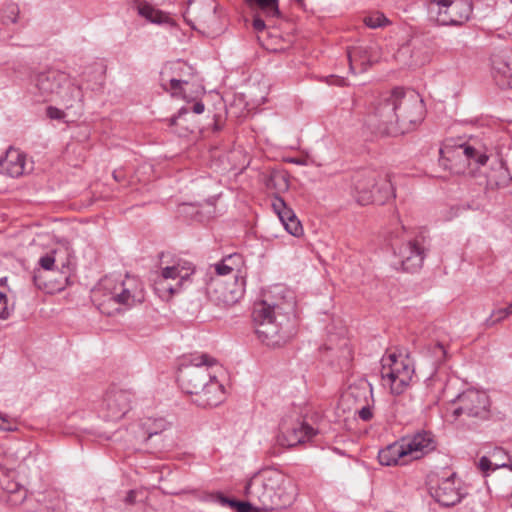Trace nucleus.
Masks as SVG:
<instances>
[{
    "instance_id": "nucleus-1",
    "label": "nucleus",
    "mask_w": 512,
    "mask_h": 512,
    "mask_svg": "<svg viewBox=\"0 0 512 512\" xmlns=\"http://www.w3.org/2000/svg\"><path fill=\"white\" fill-rule=\"evenodd\" d=\"M244 494L266 512L286 508L295 498L290 481L280 470L272 467L253 474L245 485Z\"/></svg>"
},
{
    "instance_id": "nucleus-2",
    "label": "nucleus",
    "mask_w": 512,
    "mask_h": 512,
    "mask_svg": "<svg viewBox=\"0 0 512 512\" xmlns=\"http://www.w3.org/2000/svg\"><path fill=\"white\" fill-rule=\"evenodd\" d=\"M103 287L105 292L102 299L95 298V301L99 311L107 316L120 313L122 306L130 308L145 300L143 284L136 277L126 276L124 280L114 284L105 280ZM94 297H97V293L94 294Z\"/></svg>"
},
{
    "instance_id": "nucleus-3",
    "label": "nucleus",
    "mask_w": 512,
    "mask_h": 512,
    "mask_svg": "<svg viewBox=\"0 0 512 512\" xmlns=\"http://www.w3.org/2000/svg\"><path fill=\"white\" fill-rule=\"evenodd\" d=\"M352 196L360 205L384 204L395 197V190L388 175L376 170L361 169L349 178Z\"/></svg>"
},
{
    "instance_id": "nucleus-4",
    "label": "nucleus",
    "mask_w": 512,
    "mask_h": 512,
    "mask_svg": "<svg viewBox=\"0 0 512 512\" xmlns=\"http://www.w3.org/2000/svg\"><path fill=\"white\" fill-rule=\"evenodd\" d=\"M34 82L40 101L58 100L66 109H71L82 100L81 87L72 83L64 72L58 70L41 72L35 76Z\"/></svg>"
},
{
    "instance_id": "nucleus-5",
    "label": "nucleus",
    "mask_w": 512,
    "mask_h": 512,
    "mask_svg": "<svg viewBox=\"0 0 512 512\" xmlns=\"http://www.w3.org/2000/svg\"><path fill=\"white\" fill-rule=\"evenodd\" d=\"M183 17L194 30L215 37L227 27V15L216 0H188Z\"/></svg>"
},
{
    "instance_id": "nucleus-6",
    "label": "nucleus",
    "mask_w": 512,
    "mask_h": 512,
    "mask_svg": "<svg viewBox=\"0 0 512 512\" xmlns=\"http://www.w3.org/2000/svg\"><path fill=\"white\" fill-rule=\"evenodd\" d=\"M252 319L255 324V332L265 345L275 348L288 341L290 334L283 326V321L287 320V317L280 312L278 305L269 304L265 300L255 302Z\"/></svg>"
},
{
    "instance_id": "nucleus-7",
    "label": "nucleus",
    "mask_w": 512,
    "mask_h": 512,
    "mask_svg": "<svg viewBox=\"0 0 512 512\" xmlns=\"http://www.w3.org/2000/svg\"><path fill=\"white\" fill-rule=\"evenodd\" d=\"M217 360L206 353L192 354L183 358L179 365L177 381L181 389L189 395L200 391L201 387L214 375L210 369Z\"/></svg>"
},
{
    "instance_id": "nucleus-8",
    "label": "nucleus",
    "mask_w": 512,
    "mask_h": 512,
    "mask_svg": "<svg viewBox=\"0 0 512 512\" xmlns=\"http://www.w3.org/2000/svg\"><path fill=\"white\" fill-rule=\"evenodd\" d=\"M367 124L376 133L386 136L399 134L397 118V88L381 94L371 105Z\"/></svg>"
},
{
    "instance_id": "nucleus-9",
    "label": "nucleus",
    "mask_w": 512,
    "mask_h": 512,
    "mask_svg": "<svg viewBox=\"0 0 512 512\" xmlns=\"http://www.w3.org/2000/svg\"><path fill=\"white\" fill-rule=\"evenodd\" d=\"M489 156L483 147H476L470 143L458 145L445 144L440 149V162L451 172L465 173V169L472 164L484 166Z\"/></svg>"
},
{
    "instance_id": "nucleus-10",
    "label": "nucleus",
    "mask_w": 512,
    "mask_h": 512,
    "mask_svg": "<svg viewBox=\"0 0 512 512\" xmlns=\"http://www.w3.org/2000/svg\"><path fill=\"white\" fill-rule=\"evenodd\" d=\"M452 405V415L456 419L483 421L490 417V398L484 391L467 389L452 401Z\"/></svg>"
},
{
    "instance_id": "nucleus-11",
    "label": "nucleus",
    "mask_w": 512,
    "mask_h": 512,
    "mask_svg": "<svg viewBox=\"0 0 512 512\" xmlns=\"http://www.w3.org/2000/svg\"><path fill=\"white\" fill-rule=\"evenodd\" d=\"M427 10L440 25L460 26L469 20L473 9L470 0H429Z\"/></svg>"
},
{
    "instance_id": "nucleus-12",
    "label": "nucleus",
    "mask_w": 512,
    "mask_h": 512,
    "mask_svg": "<svg viewBox=\"0 0 512 512\" xmlns=\"http://www.w3.org/2000/svg\"><path fill=\"white\" fill-rule=\"evenodd\" d=\"M425 105L420 95L414 90L405 91L397 88V118L399 134H404L424 119Z\"/></svg>"
},
{
    "instance_id": "nucleus-13",
    "label": "nucleus",
    "mask_w": 512,
    "mask_h": 512,
    "mask_svg": "<svg viewBox=\"0 0 512 512\" xmlns=\"http://www.w3.org/2000/svg\"><path fill=\"white\" fill-rule=\"evenodd\" d=\"M392 248L402 270L410 273L417 272L422 268L428 251L427 240L423 234L406 239L401 243L394 241Z\"/></svg>"
},
{
    "instance_id": "nucleus-14",
    "label": "nucleus",
    "mask_w": 512,
    "mask_h": 512,
    "mask_svg": "<svg viewBox=\"0 0 512 512\" xmlns=\"http://www.w3.org/2000/svg\"><path fill=\"white\" fill-rule=\"evenodd\" d=\"M206 283L205 291L208 299L215 305L227 308L236 304L244 293L245 280L226 282L220 276H209L204 279Z\"/></svg>"
},
{
    "instance_id": "nucleus-15",
    "label": "nucleus",
    "mask_w": 512,
    "mask_h": 512,
    "mask_svg": "<svg viewBox=\"0 0 512 512\" xmlns=\"http://www.w3.org/2000/svg\"><path fill=\"white\" fill-rule=\"evenodd\" d=\"M381 378L384 386H389L393 394H401L410 385L414 369L395 354L382 359Z\"/></svg>"
},
{
    "instance_id": "nucleus-16",
    "label": "nucleus",
    "mask_w": 512,
    "mask_h": 512,
    "mask_svg": "<svg viewBox=\"0 0 512 512\" xmlns=\"http://www.w3.org/2000/svg\"><path fill=\"white\" fill-rule=\"evenodd\" d=\"M430 495L443 507H452L461 502L467 495L461 479L455 472L440 477L436 484L430 487Z\"/></svg>"
},
{
    "instance_id": "nucleus-17",
    "label": "nucleus",
    "mask_w": 512,
    "mask_h": 512,
    "mask_svg": "<svg viewBox=\"0 0 512 512\" xmlns=\"http://www.w3.org/2000/svg\"><path fill=\"white\" fill-rule=\"evenodd\" d=\"M133 396L130 390H108L101 404L103 417L109 421L121 419L130 410Z\"/></svg>"
},
{
    "instance_id": "nucleus-18",
    "label": "nucleus",
    "mask_w": 512,
    "mask_h": 512,
    "mask_svg": "<svg viewBox=\"0 0 512 512\" xmlns=\"http://www.w3.org/2000/svg\"><path fill=\"white\" fill-rule=\"evenodd\" d=\"M409 460H418L436 449V441L431 432L419 431L402 438Z\"/></svg>"
},
{
    "instance_id": "nucleus-19",
    "label": "nucleus",
    "mask_w": 512,
    "mask_h": 512,
    "mask_svg": "<svg viewBox=\"0 0 512 512\" xmlns=\"http://www.w3.org/2000/svg\"><path fill=\"white\" fill-rule=\"evenodd\" d=\"M194 403L200 407H215L225 399L224 386L217 380L216 375L208 380L197 393H194Z\"/></svg>"
},
{
    "instance_id": "nucleus-20",
    "label": "nucleus",
    "mask_w": 512,
    "mask_h": 512,
    "mask_svg": "<svg viewBox=\"0 0 512 512\" xmlns=\"http://www.w3.org/2000/svg\"><path fill=\"white\" fill-rule=\"evenodd\" d=\"M177 269V267L171 265L164 267L161 270V274L158 276L154 283L155 290L159 294L162 295L163 293L167 292L168 295H173L181 291L186 281Z\"/></svg>"
},
{
    "instance_id": "nucleus-21",
    "label": "nucleus",
    "mask_w": 512,
    "mask_h": 512,
    "mask_svg": "<svg viewBox=\"0 0 512 512\" xmlns=\"http://www.w3.org/2000/svg\"><path fill=\"white\" fill-rule=\"evenodd\" d=\"M378 460L383 466L405 465L410 461L402 439L381 449Z\"/></svg>"
},
{
    "instance_id": "nucleus-22",
    "label": "nucleus",
    "mask_w": 512,
    "mask_h": 512,
    "mask_svg": "<svg viewBox=\"0 0 512 512\" xmlns=\"http://www.w3.org/2000/svg\"><path fill=\"white\" fill-rule=\"evenodd\" d=\"M316 435L315 429L303 421H297L290 428L283 431L282 445L294 447L310 440Z\"/></svg>"
},
{
    "instance_id": "nucleus-23",
    "label": "nucleus",
    "mask_w": 512,
    "mask_h": 512,
    "mask_svg": "<svg viewBox=\"0 0 512 512\" xmlns=\"http://www.w3.org/2000/svg\"><path fill=\"white\" fill-rule=\"evenodd\" d=\"M26 157L19 150L9 148L2 157V172L16 178L24 174Z\"/></svg>"
},
{
    "instance_id": "nucleus-24",
    "label": "nucleus",
    "mask_w": 512,
    "mask_h": 512,
    "mask_svg": "<svg viewBox=\"0 0 512 512\" xmlns=\"http://www.w3.org/2000/svg\"><path fill=\"white\" fill-rule=\"evenodd\" d=\"M368 396L371 398V401L373 402V393L371 388H350L349 391L346 393V397L348 398H355L357 401L360 398H363L365 401V404L361 407L355 408V413L358 415V417L363 421H370L373 418V411L372 406L370 405V402L368 400Z\"/></svg>"
},
{
    "instance_id": "nucleus-25",
    "label": "nucleus",
    "mask_w": 512,
    "mask_h": 512,
    "mask_svg": "<svg viewBox=\"0 0 512 512\" xmlns=\"http://www.w3.org/2000/svg\"><path fill=\"white\" fill-rule=\"evenodd\" d=\"M492 69L496 83L502 88H512V64L502 57H492Z\"/></svg>"
},
{
    "instance_id": "nucleus-26",
    "label": "nucleus",
    "mask_w": 512,
    "mask_h": 512,
    "mask_svg": "<svg viewBox=\"0 0 512 512\" xmlns=\"http://www.w3.org/2000/svg\"><path fill=\"white\" fill-rule=\"evenodd\" d=\"M251 14H261L267 20L280 17L279 0H245Z\"/></svg>"
},
{
    "instance_id": "nucleus-27",
    "label": "nucleus",
    "mask_w": 512,
    "mask_h": 512,
    "mask_svg": "<svg viewBox=\"0 0 512 512\" xmlns=\"http://www.w3.org/2000/svg\"><path fill=\"white\" fill-rule=\"evenodd\" d=\"M486 178L488 185L497 188L507 187L512 180L508 167L503 160L495 162V166L486 174Z\"/></svg>"
},
{
    "instance_id": "nucleus-28",
    "label": "nucleus",
    "mask_w": 512,
    "mask_h": 512,
    "mask_svg": "<svg viewBox=\"0 0 512 512\" xmlns=\"http://www.w3.org/2000/svg\"><path fill=\"white\" fill-rule=\"evenodd\" d=\"M371 46H358L348 50V60L350 63V69L354 70V63L359 61L360 65L363 66L362 70H365V66H370L376 59L372 55Z\"/></svg>"
},
{
    "instance_id": "nucleus-29",
    "label": "nucleus",
    "mask_w": 512,
    "mask_h": 512,
    "mask_svg": "<svg viewBox=\"0 0 512 512\" xmlns=\"http://www.w3.org/2000/svg\"><path fill=\"white\" fill-rule=\"evenodd\" d=\"M137 11L140 16L144 17L151 23L163 24L170 21L168 14L154 8L147 2L137 1Z\"/></svg>"
},
{
    "instance_id": "nucleus-30",
    "label": "nucleus",
    "mask_w": 512,
    "mask_h": 512,
    "mask_svg": "<svg viewBox=\"0 0 512 512\" xmlns=\"http://www.w3.org/2000/svg\"><path fill=\"white\" fill-rule=\"evenodd\" d=\"M222 260L227 265L228 270L233 271V273H234L233 280H235L236 277H237V281H241L242 279H244L241 275L242 268L244 266V260H243V257L241 254L233 253V254H230V255L224 257Z\"/></svg>"
},
{
    "instance_id": "nucleus-31",
    "label": "nucleus",
    "mask_w": 512,
    "mask_h": 512,
    "mask_svg": "<svg viewBox=\"0 0 512 512\" xmlns=\"http://www.w3.org/2000/svg\"><path fill=\"white\" fill-rule=\"evenodd\" d=\"M268 189H274L277 192L286 191L289 188V183L286 174L283 172L273 171L266 180Z\"/></svg>"
},
{
    "instance_id": "nucleus-32",
    "label": "nucleus",
    "mask_w": 512,
    "mask_h": 512,
    "mask_svg": "<svg viewBox=\"0 0 512 512\" xmlns=\"http://www.w3.org/2000/svg\"><path fill=\"white\" fill-rule=\"evenodd\" d=\"M168 423L162 419L148 418L142 423V427L147 434V438H151L154 435H158L167 429Z\"/></svg>"
},
{
    "instance_id": "nucleus-33",
    "label": "nucleus",
    "mask_w": 512,
    "mask_h": 512,
    "mask_svg": "<svg viewBox=\"0 0 512 512\" xmlns=\"http://www.w3.org/2000/svg\"><path fill=\"white\" fill-rule=\"evenodd\" d=\"M13 489H16V491H12V493L5 496L3 500H5L9 506L16 507L21 505L27 498V489L21 484H13Z\"/></svg>"
},
{
    "instance_id": "nucleus-34",
    "label": "nucleus",
    "mask_w": 512,
    "mask_h": 512,
    "mask_svg": "<svg viewBox=\"0 0 512 512\" xmlns=\"http://www.w3.org/2000/svg\"><path fill=\"white\" fill-rule=\"evenodd\" d=\"M363 22L367 27L372 29L384 27L390 24L388 18L381 12L365 16Z\"/></svg>"
},
{
    "instance_id": "nucleus-35",
    "label": "nucleus",
    "mask_w": 512,
    "mask_h": 512,
    "mask_svg": "<svg viewBox=\"0 0 512 512\" xmlns=\"http://www.w3.org/2000/svg\"><path fill=\"white\" fill-rule=\"evenodd\" d=\"M512 314V303L504 308L495 309L492 311L489 318L486 319L487 326H494L495 324L501 322L506 319L509 315Z\"/></svg>"
},
{
    "instance_id": "nucleus-36",
    "label": "nucleus",
    "mask_w": 512,
    "mask_h": 512,
    "mask_svg": "<svg viewBox=\"0 0 512 512\" xmlns=\"http://www.w3.org/2000/svg\"><path fill=\"white\" fill-rule=\"evenodd\" d=\"M233 509L237 512H266L265 509H261L260 504L252 499H247V501L236 500Z\"/></svg>"
},
{
    "instance_id": "nucleus-37",
    "label": "nucleus",
    "mask_w": 512,
    "mask_h": 512,
    "mask_svg": "<svg viewBox=\"0 0 512 512\" xmlns=\"http://www.w3.org/2000/svg\"><path fill=\"white\" fill-rule=\"evenodd\" d=\"M503 467H508V465L506 463L492 462L487 456H482L478 462V468L485 474L490 470L494 471ZM509 468L512 470V464L509 465Z\"/></svg>"
},
{
    "instance_id": "nucleus-38",
    "label": "nucleus",
    "mask_w": 512,
    "mask_h": 512,
    "mask_svg": "<svg viewBox=\"0 0 512 512\" xmlns=\"http://www.w3.org/2000/svg\"><path fill=\"white\" fill-rule=\"evenodd\" d=\"M173 265L174 267L178 268L177 270H179L180 274H182L186 282H188L190 276H192L195 273V267L189 261L178 259L177 261L174 262Z\"/></svg>"
},
{
    "instance_id": "nucleus-39",
    "label": "nucleus",
    "mask_w": 512,
    "mask_h": 512,
    "mask_svg": "<svg viewBox=\"0 0 512 512\" xmlns=\"http://www.w3.org/2000/svg\"><path fill=\"white\" fill-rule=\"evenodd\" d=\"M283 225H284L286 231L293 236L298 237L303 232V227L296 216L294 218L290 219L289 221L285 222V224H283Z\"/></svg>"
},
{
    "instance_id": "nucleus-40",
    "label": "nucleus",
    "mask_w": 512,
    "mask_h": 512,
    "mask_svg": "<svg viewBox=\"0 0 512 512\" xmlns=\"http://www.w3.org/2000/svg\"><path fill=\"white\" fill-rule=\"evenodd\" d=\"M211 268H213L215 273L213 276H220L221 278H223L224 276L227 275H234L232 270H228V267L223 260H221L219 263L214 264L213 266H211ZM209 276L212 275L210 273H207L204 279H208Z\"/></svg>"
},
{
    "instance_id": "nucleus-41",
    "label": "nucleus",
    "mask_w": 512,
    "mask_h": 512,
    "mask_svg": "<svg viewBox=\"0 0 512 512\" xmlns=\"http://www.w3.org/2000/svg\"><path fill=\"white\" fill-rule=\"evenodd\" d=\"M183 84H187V81L172 78L169 80L168 84L162 83V87L166 91H170L173 95H175L180 93Z\"/></svg>"
},
{
    "instance_id": "nucleus-42",
    "label": "nucleus",
    "mask_w": 512,
    "mask_h": 512,
    "mask_svg": "<svg viewBox=\"0 0 512 512\" xmlns=\"http://www.w3.org/2000/svg\"><path fill=\"white\" fill-rule=\"evenodd\" d=\"M19 7L15 3H6L5 4V18L11 23H16L17 17L19 15Z\"/></svg>"
},
{
    "instance_id": "nucleus-43",
    "label": "nucleus",
    "mask_w": 512,
    "mask_h": 512,
    "mask_svg": "<svg viewBox=\"0 0 512 512\" xmlns=\"http://www.w3.org/2000/svg\"><path fill=\"white\" fill-rule=\"evenodd\" d=\"M55 261L54 253H48L39 259V265L44 270L50 271L53 270Z\"/></svg>"
},
{
    "instance_id": "nucleus-44",
    "label": "nucleus",
    "mask_w": 512,
    "mask_h": 512,
    "mask_svg": "<svg viewBox=\"0 0 512 512\" xmlns=\"http://www.w3.org/2000/svg\"><path fill=\"white\" fill-rule=\"evenodd\" d=\"M213 501L222 506H229L233 509L236 499L228 498L223 493L217 492L215 495H213Z\"/></svg>"
},
{
    "instance_id": "nucleus-45",
    "label": "nucleus",
    "mask_w": 512,
    "mask_h": 512,
    "mask_svg": "<svg viewBox=\"0 0 512 512\" xmlns=\"http://www.w3.org/2000/svg\"><path fill=\"white\" fill-rule=\"evenodd\" d=\"M432 353L435 358V362L441 363L446 358V350L441 343H436L432 347Z\"/></svg>"
},
{
    "instance_id": "nucleus-46",
    "label": "nucleus",
    "mask_w": 512,
    "mask_h": 512,
    "mask_svg": "<svg viewBox=\"0 0 512 512\" xmlns=\"http://www.w3.org/2000/svg\"><path fill=\"white\" fill-rule=\"evenodd\" d=\"M252 16H253V21H252L253 29L256 32L264 31L266 29V23L264 20L265 17L261 14H252Z\"/></svg>"
},
{
    "instance_id": "nucleus-47",
    "label": "nucleus",
    "mask_w": 512,
    "mask_h": 512,
    "mask_svg": "<svg viewBox=\"0 0 512 512\" xmlns=\"http://www.w3.org/2000/svg\"><path fill=\"white\" fill-rule=\"evenodd\" d=\"M46 114L50 119L54 120H62L65 117L64 111L54 106L47 107Z\"/></svg>"
},
{
    "instance_id": "nucleus-48",
    "label": "nucleus",
    "mask_w": 512,
    "mask_h": 512,
    "mask_svg": "<svg viewBox=\"0 0 512 512\" xmlns=\"http://www.w3.org/2000/svg\"><path fill=\"white\" fill-rule=\"evenodd\" d=\"M288 206L285 201L279 195H275L272 200V208L276 214H279L281 211L285 210Z\"/></svg>"
},
{
    "instance_id": "nucleus-49",
    "label": "nucleus",
    "mask_w": 512,
    "mask_h": 512,
    "mask_svg": "<svg viewBox=\"0 0 512 512\" xmlns=\"http://www.w3.org/2000/svg\"><path fill=\"white\" fill-rule=\"evenodd\" d=\"M490 455L495 459V462L504 463L502 460L507 457L506 451L501 447H495Z\"/></svg>"
},
{
    "instance_id": "nucleus-50",
    "label": "nucleus",
    "mask_w": 512,
    "mask_h": 512,
    "mask_svg": "<svg viewBox=\"0 0 512 512\" xmlns=\"http://www.w3.org/2000/svg\"><path fill=\"white\" fill-rule=\"evenodd\" d=\"M282 224H285V222L289 221L290 219L294 218L296 215L293 212V210L289 207H287L285 210L281 211L279 214H277Z\"/></svg>"
},
{
    "instance_id": "nucleus-51",
    "label": "nucleus",
    "mask_w": 512,
    "mask_h": 512,
    "mask_svg": "<svg viewBox=\"0 0 512 512\" xmlns=\"http://www.w3.org/2000/svg\"><path fill=\"white\" fill-rule=\"evenodd\" d=\"M1 429L2 431H16L17 430V422L16 420H13L12 423H9V421L7 420L6 416L2 415V426H1Z\"/></svg>"
},
{
    "instance_id": "nucleus-52",
    "label": "nucleus",
    "mask_w": 512,
    "mask_h": 512,
    "mask_svg": "<svg viewBox=\"0 0 512 512\" xmlns=\"http://www.w3.org/2000/svg\"><path fill=\"white\" fill-rule=\"evenodd\" d=\"M188 113H189V110L186 107H182L181 109H179L178 113L171 117V119H170L171 125H176L177 121Z\"/></svg>"
},
{
    "instance_id": "nucleus-53",
    "label": "nucleus",
    "mask_w": 512,
    "mask_h": 512,
    "mask_svg": "<svg viewBox=\"0 0 512 512\" xmlns=\"http://www.w3.org/2000/svg\"><path fill=\"white\" fill-rule=\"evenodd\" d=\"M7 301V296L4 293H2V305H4L2 307V320H5L10 316V310L7 306Z\"/></svg>"
},
{
    "instance_id": "nucleus-54",
    "label": "nucleus",
    "mask_w": 512,
    "mask_h": 512,
    "mask_svg": "<svg viewBox=\"0 0 512 512\" xmlns=\"http://www.w3.org/2000/svg\"><path fill=\"white\" fill-rule=\"evenodd\" d=\"M13 484H19V483L15 482V481H9L5 487L2 486V500L4 499L5 496L11 494L12 491L15 490V489H13Z\"/></svg>"
},
{
    "instance_id": "nucleus-55",
    "label": "nucleus",
    "mask_w": 512,
    "mask_h": 512,
    "mask_svg": "<svg viewBox=\"0 0 512 512\" xmlns=\"http://www.w3.org/2000/svg\"><path fill=\"white\" fill-rule=\"evenodd\" d=\"M125 503L128 505H133L136 502V491L135 490H129L125 499Z\"/></svg>"
},
{
    "instance_id": "nucleus-56",
    "label": "nucleus",
    "mask_w": 512,
    "mask_h": 512,
    "mask_svg": "<svg viewBox=\"0 0 512 512\" xmlns=\"http://www.w3.org/2000/svg\"><path fill=\"white\" fill-rule=\"evenodd\" d=\"M192 110L194 113L196 114H201L204 112L205 110V106L202 102H196L193 107H192Z\"/></svg>"
},
{
    "instance_id": "nucleus-57",
    "label": "nucleus",
    "mask_w": 512,
    "mask_h": 512,
    "mask_svg": "<svg viewBox=\"0 0 512 512\" xmlns=\"http://www.w3.org/2000/svg\"><path fill=\"white\" fill-rule=\"evenodd\" d=\"M113 177L118 182H120L124 179L123 173L121 171H116V170L113 172Z\"/></svg>"
},
{
    "instance_id": "nucleus-58",
    "label": "nucleus",
    "mask_w": 512,
    "mask_h": 512,
    "mask_svg": "<svg viewBox=\"0 0 512 512\" xmlns=\"http://www.w3.org/2000/svg\"><path fill=\"white\" fill-rule=\"evenodd\" d=\"M296 3H298L301 7L303 6L304 0H294Z\"/></svg>"
},
{
    "instance_id": "nucleus-59",
    "label": "nucleus",
    "mask_w": 512,
    "mask_h": 512,
    "mask_svg": "<svg viewBox=\"0 0 512 512\" xmlns=\"http://www.w3.org/2000/svg\"><path fill=\"white\" fill-rule=\"evenodd\" d=\"M5 281H6V278H2V280H1L2 286L5 284Z\"/></svg>"
},
{
    "instance_id": "nucleus-60",
    "label": "nucleus",
    "mask_w": 512,
    "mask_h": 512,
    "mask_svg": "<svg viewBox=\"0 0 512 512\" xmlns=\"http://www.w3.org/2000/svg\"><path fill=\"white\" fill-rule=\"evenodd\" d=\"M219 126L217 124H215V127H214V130H219Z\"/></svg>"
},
{
    "instance_id": "nucleus-61",
    "label": "nucleus",
    "mask_w": 512,
    "mask_h": 512,
    "mask_svg": "<svg viewBox=\"0 0 512 512\" xmlns=\"http://www.w3.org/2000/svg\"><path fill=\"white\" fill-rule=\"evenodd\" d=\"M400 404V400L395 401V405L398 406Z\"/></svg>"
}]
</instances>
